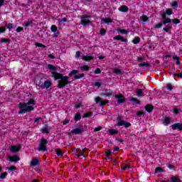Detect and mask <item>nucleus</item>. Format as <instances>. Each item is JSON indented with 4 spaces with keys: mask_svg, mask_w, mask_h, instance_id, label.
I'll return each instance as SVG.
<instances>
[{
    "mask_svg": "<svg viewBox=\"0 0 182 182\" xmlns=\"http://www.w3.org/2000/svg\"><path fill=\"white\" fill-rule=\"evenodd\" d=\"M31 105L35 106V105H36V101L31 98L26 103L20 102L18 104V109H20L18 114H25V113H28V112L33 111L35 108L31 106Z\"/></svg>",
    "mask_w": 182,
    "mask_h": 182,
    "instance_id": "f03ea898",
    "label": "nucleus"
},
{
    "mask_svg": "<svg viewBox=\"0 0 182 182\" xmlns=\"http://www.w3.org/2000/svg\"><path fill=\"white\" fill-rule=\"evenodd\" d=\"M12 28H14V24L12 23H9L7 25V29H9V31H11V29H12Z\"/></svg>",
    "mask_w": 182,
    "mask_h": 182,
    "instance_id": "3c124183",
    "label": "nucleus"
},
{
    "mask_svg": "<svg viewBox=\"0 0 182 182\" xmlns=\"http://www.w3.org/2000/svg\"><path fill=\"white\" fill-rule=\"evenodd\" d=\"M139 66H140V67L149 66V63H146V62H143V63H140V64L139 65Z\"/></svg>",
    "mask_w": 182,
    "mask_h": 182,
    "instance_id": "603ef678",
    "label": "nucleus"
},
{
    "mask_svg": "<svg viewBox=\"0 0 182 182\" xmlns=\"http://www.w3.org/2000/svg\"><path fill=\"white\" fill-rule=\"evenodd\" d=\"M42 133H46V134H48L49 133V132H50V129H49V127H44L42 129Z\"/></svg>",
    "mask_w": 182,
    "mask_h": 182,
    "instance_id": "a878e982",
    "label": "nucleus"
},
{
    "mask_svg": "<svg viewBox=\"0 0 182 182\" xmlns=\"http://www.w3.org/2000/svg\"><path fill=\"white\" fill-rule=\"evenodd\" d=\"M173 130H182V123H176L171 126Z\"/></svg>",
    "mask_w": 182,
    "mask_h": 182,
    "instance_id": "1a4fd4ad",
    "label": "nucleus"
},
{
    "mask_svg": "<svg viewBox=\"0 0 182 182\" xmlns=\"http://www.w3.org/2000/svg\"><path fill=\"white\" fill-rule=\"evenodd\" d=\"M94 86L99 88V87H100V86H102V83H100V82H96L94 83Z\"/></svg>",
    "mask_w": 182,
    "mask_h": 182,
    "instance_id": "09e8293b",
    "label": "nucleus"
},
{
    "mask_svg": "<svg viewBox=\"0 0 182 182\" xmlns=\"http://www.w3.org/2000/svg\"><path fill=\"white\" fill-rule=\"evenodd\" d=\"M121 38H122V36L118 35L117 36H114V41H120Z\"/></svg>",
    "mask_w": 182,
    "mask_h": 182,
    "instance_id": "6e6d98bb",
    "label": "nucleus"
},
{
    "mask_svg": "<svg viewBox=\"0 0 182 182\" xmlns=\"http://www.w3.org/2000/svg\"><path fill=\"white\" fill-rule=\"evenodd\" d=\"M173 23H175L176 25H177V23H180V20H178V18H175L173 20H172Z\"/></svg>",
    "mask_w": 182,
    "mask_h": 182,
    "instance_id": "8fccbe9b",
    "label": "nucleus"
},
{
    "mask_svg": "<svg viewBox=\"0 0 182 182\" xmlns=\"http://www.w3.org/2000/svg\"><path fill=\"white\" fill-rule=\"evenodd\" d=\"M120 41L122 42H127V38H124V37H123V36H121Z\"/></svg>",
    "mask_w": 182,
    "mask_h": 182,
    "instance_id": "69168bd1",
    "label": "nucleus"
},
{
    "mask_svg": "<svg viewBox=\"0 0 182 182\" xmlns=\"http://www.w3.org/2000/svg\"><path fill=\"white\" fill-rule=\"evenodd\" d=\"M173 113H175L176 114L180 113V109L178 108H174Z\"/></svg>",
    "mask_w": 182,
    "mask_h": 182,
    "instance_id": "13d9d810",
    "label": "nucleus"
},
{
    "mask_svg": "<svg viewBox=\"0 0 182 182\" xmlns=\"http://www.w3.org/2000/svg\"><path fill=\"white\" fill-rule=\"evenodd\" d=\"M92 114H93L92 112H87V113L85 114L84 117H90L92 116Z\"/></svg>",
    "mask_w": 182,
    "mask_h": 182,
    "instance_id": "a18cd8bd",
    "label": "nucleus"
},
{
    "mask_svg": "<svg viewBox=\"0 0 182 182\" xmlns=\"http://www.w3.org/2000/svg\"><path fill=\"white\" fill-rule=\"evenodd\" d=\"M176 76H178V77H181V79H182V73H175V74H173V77H176Z\"/></svg>",
    "mask_w": 182,
    "mask_h": 182,
    "instance_id": "864d4df0",
    "label": "nucleus"
},
{
    "mask_svg": "<svg viewBox=\"0 0 182 182\" xmlns=\"http://www.w3.org/2000/svg\"><path fill=\"white\" fill-rule=\"evenodd\" d=\"M42 120V117H37L34 119L35 123H38L39 121Z\"/></svg>",
    "mask_w": 182,
    "mask_h": 182,
    "instance_id": "bf43d9fd",
    "label": "nucleus"
},
{
    "mask_svg": "<svg viewBox=\"0 0 182 182\" xmlns=\"http://www.w3.org/2000/svg\"><path fill=\"white\" fill-rule=\"evenodd\" d=\"M95 100L96 103H100V106H105V105H107V103H109V100H102V99H100V97H95Z\"/></svg>",
    "mask_w": 182,
    "mask_h": 182,
    "instance_id": "423d86ee",
    "label": "nucleus"
},
{
    "mask_svg": "<svg viewBox=\"0 0 182 182\" xmlns=\"http://www.w3.org/2000/svg\"><path fill=\"white\" fill-rule=\"evenodd\" d=\"M100 32L102 36H105V35H106V29L105 28H102Z\"/></svg>",
    "mask_w": 182,
    "mask_h": 182,
    "instance_id": "37998d69",
    "label": "nucleus"
},
{
    "mask_svg": "<svg viewBox=\"0 0 182 182\" xmlns=\"http://www.w3.org/2000/svg\"><path fill=\"white\" fill-rule=\"evenodd\" d=\"M82 77H85V74L84 73H82V74H80L79 75H75L74 76V79H82Z\"/></svg>",
    "mask_w": 182,
    "mask_h": 182,
    "instance_id": "7c9ffc66",
    "label": "nucleus"
},
{
    "mask_svg": "<svg viewBox=\"0 0 182 182\" xmlns=\"http://www.w3.org/2000/svg\"><path fill=\"white\" fill-rule=\"evenodd\" d=\"M7 160L11 163H16V161H19V160H21V158L16 155L8 156Z\"/></svg>",
    "mask_w": 182,
    "mask_h": 182,
    "instance_id": "39448f33",
    "label": "nucleus"
},
{
    "mask_svg": "<svg viewBox=\"0 0 182 182\" xmlns=\"http://www.w3.org/2000/svg\"><path fill=\"white\" fill-rule=\"evenodd\" d=\"M79 107H82V103L79 102L75 105V108L79 109Z\"/></svg>",
    "mask_w": 182,
    "mask_h": 182,
    "instance_id": "0e129e2a",
    "label": "nucleus"
},
{
    "mask_svg": "<svg viewBox=\"0 0 182 182\" xmlns=\"http://www.w3.org/2000/svg\"><path fill=\"white\" fill-rule=\"evenodd\" d=\"M80 57V51H77L75 54L76 59H79Z\"/></svg>",
    "mask_w": 182,
    "mask_h": 182,
    "instance_id": "052dcab7",
    "label": "nucleus"
},
{
    "mask_svg": "<svg viewBox=\"0 0 182 182\" xmlns=\"http://www.w3.org/2000/svg\"><path fill=\"white\" fill-rule=\"evenodd\" d=\"M171 120L170 119V118L168 117H166L164 120V124L166 125V124H170Z\"/></svg>",
    "mask_w": 182,
    "mask_h": 182,
    "instance_id": "c85d7f7f",
    "label": "nucleus"
},
{
    "mask_svg": "<svg viewBox=\"0 0 182 182\" xmlns=\"http://www.w3.org/2000/svg\"><path fill=\"white\" fill-rule=\"evenodd\" d=\"M153 109H154V107L151 105H147L145 107V110H146V112H148V113H151V112H153Z\"/></svg>",
    "mask_w": 182,
    "mask_h": 182,
    "instance_id": "dca6fc26",
    "label": "nucleus"
},
{
    "mask_svg": "<svg viewBox=\"0 0 182 182\" xmlns=\"http://www.w3.org/2000/svg\"><path fill=\"white\" fill-rule=\"evenodd\" d=\"M21 145H11L10 146V151H11V153H18V151L21 150Z\"/></svg>",
    "mask_w": 182,
    "mask_h": 182,
    "instance_id": "0eeeda50",
    "label": "nucleus"
},
{
    "mask_svg": "<svg viewBox=\"0 0 182 182\" xmlns=\"http://www.w3.org/2000/svg\"><path fill=\"white\" fill-rule=\"evenodd\" d=\"M166 88L168 89V90H173V85H171V84H167Z\"/></svg>",
    "mask_w": 182,
    "mask_h": 182,
    "instance_id": "de8ad7c7",
    "label": "nucleus"
},
{
    "mask_svg": "<svg viewBox=\"0 0 182 182\" xmlns=\"http://www.w3.org/2000/svg\"><path fill=\"white\" fill-rule=\"evenodd\" d=\"M67 19L66 18H64L63 19H60L58 21L60 23H62V22H66Z\"/></svg>",
    "mask_w": 182,
    "mask_h": 182,
    "instance_id": "338daca9",
    "label": "nucleus"
},
{
    "mask_svg": "<svg viewBox=\"0 0 182 182\" xmlns=\"http://www.w3.org/2000/svg\"><path fill=\"white\" fill-rule=\"evenodd\" d=\"M140 19L142 22H147V21H149V17H147L146 15H143L141 16Z\"/></svg>",
    "mask_w": 182,
    "mask_h": 182,
    "instance_id": "cd10ccee",
    "label": "nucleus"
},
{
    "mask_svg": "<svg viewBox=\"0 0 182 182\" xmlns=\"http://www.w3.org/2000/svg\"><path fill=\"white\" fill-rule=\"evenodd\" d=\"M161 16L164 19V25H166V23H170V22H171V19L166 18V14H162Z\"/></svg>",
    "mask_w": 182,
    "mask_h": 182,
    "instance_id": "ddd939ff",
    "label": "nucleus"
},
{
    "mask_svg": "<svg viewBox=\"0 0 182 182\" xmlns=\"http://www.w3.org/2000/svg\"><path fill=\"white\" fill-rule=\"evenodd\" d=\"M48 69L50 70L52 77H54V80H59V79H60L58 85L59 89H62V87H65L66 85H69V83H70V82H69V77L63 76V75L55 72L56 70V67H55L53 65L48 64Z\"/></svg>",
    "mask_w": 182,
    "mask_h": 182,
    "instance_id": "f257e3e1",
    "label": "nucleus"
},
{
    "mask_svg": "<svg viewBox=\"0 0 182 182\" xmlns=\"http://www.w3.org/2000/svg\"><path fill=\"white\" fill-rule=\"evenodd\" d=\"M22 31H23V28L18 26L16 29V32H22Z\"/></svg>",
    "mask_w": 182,
    "mask_h": 182,
    "instance_id": "5fc2aeb1",
    "label": "nucleus"
},
{
    "mask_svg": "<svg viewBox=\"0 0 182 182\" xmlns=\"http://www.w3.org/2000/svg\"><path fill=\"white\" fill-rule=\"evenodd\" d=\"M163 29H164V31L165 32L168 33L169 31H170V29H171V27L169 26V27H168V28H164Z\"/></svg>",
    "mask_w": 182,
    "mask_h": 182,
    "instance_id": "680f3d73",
    "label": "nucleus"
},
{
    "mask_svg": "<svg viewBox=\"0 0 182 182\" xmlns=\"http://www.w3.org/2000/svg\"><path fill=\"white\" fill-rule=\"evenodd\" d=\"M161 26H163V23H159L154 25L155 29H159Z\"/></svg>",
    "mask_w": 182,
    "mask_h": 182,
    "instance_id": "4c0bfd02",
    "label": "nucleus"
},
{
    "mask_svg": "<svg viewBox=\"0 0 182 182\" xmlns=\"http://www.w3.org/2000/svg\"><path fill=\"white\" fill-rule=\"evenodd\" d=\"M113 95V91L112 90H105V93L101 95V96H112Z\"/></svg>",
    "mask_w": 182,
    "mask_h": 182,
    "instance_id": "f3484780",
    "label": "nucleus"
},
{
    "mask_svg": "<svg viewBox=\"0 0 182 182\" xmlns=\"http://www.w3.org/2000/svg\"><path fill=\"white\" fill-rule=\"evenodd\" d=\"M117 32L122 33V35H127V33H129V31H127L126 29H118Z\"/></svg>",
    "mask_w": 182,
    "mask_h": 182,
    "instance_id": "393cba45",
    "label": "nucleus"
},
{
    "mask_svg": "<svg viewBox=\"0 0 182 182\" xmlns=\"http://www.w3.org/2000/svg\"><path fill=\"white\" fill-rule=\"evenodd\" d=\"M171 181L172 182H181V181H180V178L176 177V176H173L171 178Z\"/></svg>",
    "mask_w": 182,
    "mask_h": 182,
    "instance_id": "72a5a7b5",
    "label": "nucleus"
},
{
    "mask_svg": "<svg viewBox=\"0 0 182 182\" xmlns=\"http://www.w3.org/2000/svg\"><path fill=\"white\" fill-rule=\"evenodd\" d=\"M155 173H163V168L161 167L156 168Z\"/></svg>",
    "mask_w": 182,
    "mask_h": 182,
    "instance_id": "79ce46f5",
    "label": "nucleus"
},
{
    "mask_svg": "<svg viewBox=\"0 0 182 182\" xmlns=\"http://www.w3.org/2000/svg\"><path fill=\"white\" fill-rule=\"evenodd\" d=\"M137 96H143V90L141 89H139L136 90Z\"/></svg>",
    "mask_w": 182,
    "mask_h": 182,
    "instance_id": "e433bc0d",
    "label": "nucleus"
},
{
    "mask_svg": "<svg viewBox=\"0 0 182 182\" xmlns=\"http://www.w3.org/2000/svg\"><path fill=\"white\" fill-rule=\"evenodd\" d=\"M132 43H134V45H137V43H140V38L135 37L132 41Z\"/></svg>",
    "mask_w": 182,
    "mask_h": 182,
    "instance_id": "bb28decb",
    "label": "nucleus"
},
{
    "mask_svg": "<svg viewBox=\"0 0 182 182\" xmlns=\"http://www.w3.org/2000/svg\"><path fill=\"white\" fill-rule=\"evenodd\" d=\"M73 134H80V133H83V129L80 127L75 128L71 131Z\"/></svg>",
    "mask_w": 182,
    "mask_h": 182,
    "instance_id": "9d476101",
    "label": "nucleus"
},
{
    "mask_svg": "<svg viewBox=\"0 0 182 182\" xmlns=\"http://www.w3.org/2000/svg\"><path fill=\"white\" fill-rule=\"evenodd\" d=\"M122 170H130L132 168V166L129 164H126L122 166Z\"/></svg>",
    "mask_w": 182,
    "mask_h": 182,
    "instance_id": "412c9836",
    "label": "nucleus"
},
{
    "mask_svg": "<svg viewBox=\"0 0 182 182\" xmlns=\"http://www.w3.org/2000/svg\"><path fill=\"white\" fill-rule=\"evenodd\" d=\"M102 22L101 23H107V25H109V23H112L113 22V20L110 18H102L101 19Z\"/></svg>",
    "mask_w": 182,
    "mask_h": 182,
    "instance_id": "4468645a",
    "label": "nucleus"
},
{
    "mask_svg": "<svg viewBox=\"0 0 182 182\" xmlns=\"http://www.w3.org/2000/svg\"><path fill=\"white\" fill-rule=\"evenodd\" d=\"M36 46H37L38 48H46V46H45L41 43H36Z\"/></svg>",
    "mask_w": 182,
    "mask_h": 182,
    "instance_id": "a19ab883",
    "label": "nucleus"
},
{
    "mask_svg": "<svg viewBox=\"0 0 182 182\" xmlns=\"http://www.w3.org/2000/svg\"><path fill=\"white\" fill-rule=\"evenodd\" d=\"M68 123H69V119H65L64 121H63V124H68Z\"/></svg>",
    "mask_w": 182,
    "mask_h": 182,
    "instance_id": "774afa93",
    "label": "nucleus"
},
{
    "mask_svg": "<svg viewBox=\"0 0 182 182\" xmlns=\"http://www.w3.org/2000/svg\"><path fill=\"white\" fill-rule=\"evenodd\" d=\"M116 99H118V103H123L124 102V95H115Z\"/></svg>",
    "mask_w": 182,
    "mask_h": 182,
    "instance_id": "f8f14e48",
    "label": "nucleus"
},
{
    "mask_svg": "<svg viewBox=\"0 0 182 182\" xmlns=\"http://www.w3.org/2000/svg\"><path fill=\"white\" fill-rule=\"evenodd\" d=\"M47 144H48V140L45 139H42L39 144V150H41V151H46V150H48V149L46 148Z\"/></svg>",
    "mask_w": 182,
    "mask_h": 182,
    "instance_id": "20e7f679",
    "label": "nucleus"
},
{
    "mask_svg": "<svg viewBox=\"0 0 182 182\" xmlns=\"http://www.w3.org/2000/svg\"><path fill=\"white\" fill-rule=\"evenodd\" d=\"M55 152L57 153V156L59 157H62V156L64 154V152L59 149H55Z\"/></svg>",
    "mask_w": 182,
    "mask_h": 182,
    "instance_id": "b1692460",
    "label": "nucleus"
},
{
    "mask_svg": "<svg viewBox=\"0 0 182 182\" xmlns=\"http://www.w3.org/2000/svg\"><path fill=\"white\" fill-rule=\"evenodd\" d=\"M6 176H8V173L4 172L0 175V178L4 179L6 177Z\"/></svg>",
    "mask_w": 182,
    "mask_h": 182,
    "instance_id": "ea45409f",
    "label": "nucleus"
},
{
    "mask_svg": "<svg viewBox=\"0 0 182 182\" xmlns=\"http://www.w3.org/2000/svg\"><path fill=\"white\" fill-rule=\"evenodd\" d=\"M80 69H81V70H83V71H87V70H89L90 68H89V66L85 65L81 66Z\"/></svg>",
    "mask_w": 182,
    "mask_h": 182,
    "instance_id": "2f4dec72",
    "label": "nucleus"
},
{
    "mask_svg": "<svg viewBox=\"0 0 182 182\" xmlns=\"http://www.w3.org/2000/svg\"><path fill=\"white\" fill-rule=\"evenodd\" d=\"M38 163H39V160L36 158H34L31 161V166H33V167H35V166H36Z\"/></svg>",
    "mask_w": 182,
    "mask_h": 182,
    "instance_id": "6ab92c4d",
    "label": "nucleus"
},
{
    "mask_svg": "<svg viewBox=\"0 0 182 182\" xmlns=\"http://www.w3.org/2000/svg\"><path fill=\"white\" fill-rule=\"evenodd\" d=\"M82 59L85 62H89V60H93L95 59V57H93V55H91L90 54H87L85 55H82Z\"/></svg>",
    "mask_w": 182,
    "mask_h": 182,
    "instance_id": "6e6552de",
    "label": "nucleus"
},
{
    "mask_svg": "<svg viewBox=\"0 0 182 182\" xmlns=\"http://www.w3.org/2000/svg\"><path fill=\"white\" fill-rule=\"evenodd\" d=\"M94 73L96 74V75H100V73H102V70H100V68H97Z\"/></svg>",
    "mask_w": 182,
    "mask_h": 182,
    "instance_id": "c03bdc74",
    "label": "nucleus"
},
{
    "mask_svg": "<svg viewBox=\"0 0 182 182\" xmlns=\"http://www.w3.org/2000/svg\"><path fill=\"white\" fill-rule=\"evenodd\" d=\"M77 73H79V71L77 70H73L70 73L69 76H73V75H76Z\"/></svg>",
    "mask_w": 182,
    "mask_h": 182,
    "instance_id": "473e14b6",
    "label": "nucleus"
},
{
    "mask_svg": "<svg viewBox=\"0 0 182 182\" xmlns=\"http://www.w3.org/2000/svg\"><path fill=\"white\" fill-rule=\"evenodd\" d=\"M44 86H45L46 89H49V87H50V86H52V82H50V80L45 81Z\"/></svg>",
    "mask_w": 182,
    "mask_h": 182,
    "instance_id": "a211bd4d",
    "label": "nucleus"
},
{
    "mask_svg": "<svg viewBox=\"0 0 182 182\" xmlns=\"http://www.w3.org/2000/svg\"><path fill=\"white\" fill-rule=\"evenodd\" d=\"M88 17L86 16H82L81 18V25H87L89 23H90V21H89V18H87Z\"/></svg>",
    "mask_w": 182,
    "mask_h": 182,
    "instance_id": "9b49d317",
    "label": "nucleus"
},
{
    "mask_svg": "<svg viewBox=\"0 0 182 182\" xmlns=\"http://www.w3.org/2000/svg\"><path fill=\"white\" fill-rule=\"evenodd\" d=\"M80 119H82V115L80 114V113L77 112V114H75L74 120L75 122H79V120H80Z\"/></svg>",
    "mask_w": 182,
    "mask_h": 182,
    "instance_id": "4be33fe9",
    "label": "nucleus"
},
{
    "mask_svg": "<svg viewBox=\"0 0 182 182\" xmlns=\"http://www.w3.org/2000/svg\"><path fill=\"white\" fill-rule=\"evenodd\" d=\"M1 42H2V43L11 42V39H9V38H2L1 40Z\"/></svg>",
    "mask_w": 182,
    "mask_h": 182,
    "instance_id": "49530a36",
    "label": "nucleus"
},
{
    "mask_svg": "<svg viewBox=\"0 0 182 182\" xmlns=\"http://www.w3.org/2000/svg\"><path fill=\"white\" fill-rule=\"evenodd\" d=\"M108 132L109 134H111V136H113V134H117V133H119V131H117V129H108Z\"/></svg>",
    "mask_w": 182,
    "mask_h": 182,
    "instance_id": "aec40b11",
    "label": "nucleus"
},
{
    "mask_svg": "<svg viewBox=\"0 0 182 182\" xmlns=\"http://www.w3.org/2000/svg\"><path fill=\"white\" fill-rule=\"evenodd\" d=\"M118 10L120 12H127V11H129V8L127 6H122L118 8Z\"/></svg>",
    "mask_w": 182,
    "mask_h": 182,
    "instance_id": "2eb2a0df",
    "label": "nucleus"
},
{
    "mask_svg": "<svg viewBox=\"0 0 182 182\" xmlns=\"http://www.w3.org/2000/svg\"><path fill=\"white\" fill-rule=\"evenodd\" d=\"M50 29H51L52 32H54V33L58 32V27H56V26H55V25L51 26Z\"/></svg>",
    "mask_w": 182,
    "mask_h": 182,
    "instance_id": "c9c22d12",
    "label": "nucleus"
},
{
    "mask_svg": "<svg viewBox=\"0 0 182 182\" xmlns=\"http://www.w3.org/2000/svg\"><path fill=\"white\" fill-rule=\"evenodd\" d=\"M33 21L31 20H28L26 23H23V26L28 28V26H32Z\"/></svg>",
    "mask_w": 182,
    "mask_h": 182,
    "instance_id": "5701e85b",
    "label": "nucleus"
},
{
    "mask_svg": "<svg viewBox=\"0 0 182 182\" xmlns=\"http://www.w3.org/2000/svg\"><path fill=\"white\" fill-rule=\"evenodd\" d=\"M7 170H10L11 171H14L16 170V166H8Z\"/></svg>",
    "mask_w": 182,
    "mask_h": 182,
    "instance_id": "58836bf2",
    "label": "nucleus"
},
{
    "mask_svg": "<svg viewBox=\"0 0 182 182\" xmlns=\"http://www.w3.org/2000/svg\"><path fill=\"white\" fill-rule=\"evenodd\" d=\"M164 14H165L166 15H171L173 14V10L171 9H168Z\"/></svg>",
    "mask_w": 182,
    "mask_h": 182,
    "instance_id": "f704fd0d",
    "label": "nucleus"
},
{
    "mask_svg": "<svg viewBox=\"0 0 182 182\" xmlns=\"http://www.w3.org/2000/svg\"><path fill=\"white\" fill-rule=\"evenodd\" d=\"M100 130H102V127H97L95 128L94 132H100Z\"/></svg>",
    "mask_w": 182,
    "mask_h": 182,
    "instance_id": "e2e57ef3",
    "label": "nucleus"
},
{
    "mask_svg": "<svg viewBox=\"0 0 182 182\" xmlns=\"http://www.w3.org/2000/svg\"><path fill=\"white\" fill-rule=\"evenodd\" d=\"M114 73H116V75H122V70L119 68H114Z\"/></svg>",
    "mask_w": 182,
    "mask_h": 182,
    "instance_id": "c756f323",
    "label": "nucleus"
},
{
    "mask_svg": "<svg viewBox=\"0 0 182 182\" xmlns=\"http://www.w3.org/2000/svg\"><path fill=\"white\" fill-rule=\"evenodd\" d=\"M6 31V28L5 27H0V33H4Z\"/></svg>",
    "mask_w": 182,
    "mask_h": 182,
    "instance_id": "4d7b16f0",
    "label": "nucleus"
},
{
    "mask_svg": "<svg viewBox=\"0 0 182 182\" xmlns=\"http://www.w3.org/2000/svg\"><path fill=\"white\" fill-rule=\"evenodd\" d=\"M117 119L118 120L117 126H124L126 128L130 127V126H132V124L129 122L122 120V117L119 116L117 117Z\"/></svg>",
    "mask_w": 182,
    "mask_h": 182,
    "instance_id": "7ed1b4c3",
    "label": "nucleus"
}]
</instances>
